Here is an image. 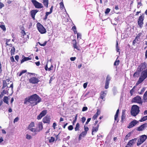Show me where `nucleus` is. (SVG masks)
<instances>
[{
	"instance_id": "423d86ee",
	"label": "nucleus",
	"mask_w": 147,
	"mask_h": 147,
	"mask_svg": "<svg viewBox=\"0 0 147 147\" xmlns=\"http://www.w3.org/2000/svg\"><path fill=\"white\" fill-rule=\"evenodd\" d=\"M147 137L145 135H143L141 136L140 137L139 139L138 140L137 143V145L139 146L141 144L144 142L146 139Z\"/></svg>"
},
{
	"instance_id": "09e8293b",
	"label": "nucleus",
	"mask_w": 147,
	"mask_h": 147,
	"mask_svg": "<svg viewBox=\"0 0 147 147\" xmlns=\"http://www.w3.org/2000/svg\"><path fill=\"white\" fill-rule=\"evenodd\" d=\"M19 120V117H16L14 120L13 123H15L17 122Z\"/></svg>"
},
{
	"instance_id": "7c9ffc66",
	"label": "nucleus",
	"mask_w": 147,
	"mask_h": 147,
	"mask_svg": "<svg viewBox=\"0 0 147 147\" xmlns=\"http://www.w3.org/2000/svg\"><path fill=\"white\" fill-rule=\"evenodd\" d=\"M15 51V48L14 47H13L11 50V55H14Z\"/></svg>"
},
{
	"instance_id": "b1692460",
	"label": "nucleus",
	"mask_w": 147,
	"mask_h": 147,
	"mask_svg": "<svg viewBox=\"0 0 147 147\" xmlns=\"http://www.w3.org/2000/svg\"><path fill=\"white\" fill-rule=\"evenodd\" d=\"M147 127V123H144L138 127V129H144Z\"/></svg>"
},
{
	"instance_id": "f257e3e1",
	"label": "nucleus",
	"mask_w": 147,
	"mask_h": 147,
	"mask_svg": "<svg viewBox=\"0 0 147 147\" xmlns=\"http://www.w3.org/2000/svg\"><path fill=\"white\" fill-rule=\"evenodd\" d=\"M41 101L40 97L36 94H34L25 99L24 103L28 105L34 106Z\"/></svg>"
},
{
	"instance_id": "6ab92c4d",
	"label": "nucleus",
	"mask_w": 147,
	"mask_h": 147,
	"mask_svg": "<svg viewBox=\"0 0 147 147\" xmlns=\"http://www.w3.org/2000/svg\"><path fill=\"white\" fill-rule=\"evenodd\" d=\"M107 93V90L101 92L100 93V98L103 99L106 96Z\"/></svg>"
},
{
	"instance_id": "dca6fc26",
	"label": "nucleus",
	"mask_w": 147,
	"mask_h": 147,
	"mask_svg": "<svg viewBox=\"0 0 147 147\" xmlns=\"http://www.w3.org/2000/svg\"><path fill=\"white\" fill-rule=\"evenodd\" d=\"M138 122L136 120H134L130 122L127 127L128 128H131L134 126Z\"/></svg>"
},
{
	"instance_id": "49530a36",
	"label": "nucleus",
	"mask_w": 147,
	"mask_h": 147,
	"mask_svg": "<svg viewBox=\"0 0 147 147\" xmlns=\"http://www.w3.org/2000/svg\"><path fill=\"white\" fill-rule=\"evenodd\" d=\"M116 51L117 52H120V49L118 47V42H117L116 45Z\"/></svg>"
},
{
	"instance_id": "1a4fd4ad",
	"label": "nucleus",
	"mask_w": 147,
	"mask_h": 147,
	"mask_svg": "<svg viewBox=\"0 0 147 147\" xmlns=\"http://www.w3.org/2000/svg\"><path fill=\"white\" fill-rule=\"evenodd\" d=\"M146 67V64L145 63H144L140 64L137 68L138 70V71H141L144 70Z\"/></svg>"
},
{
	"instance_id": "8fccbe9b",
	"label": "nucleus",
	"mask_w": 147,
	"mask_h": 147,
	"mask_svg": "<svg viewBox=\"0 0 147 147\" xmlns=\"http://www.w3.org/2000/svg\"><path fill=\"white\" fill-rule=\"evenodd\" d=\"M92 135H94V133H95L96 132L98 129H92Z\"/></svg>"
},
{
	"instance_id": "4d7b16f0",
	"label": "nucleus",
	"mask_w": 147,
	"mask_h": 147,
	"mask_svg": "<svg viewBox=\"0 0 147 147\" xmlns=\"http://www.w3.org/2000/svg\"><path fill=\"white\" fill-rule=\"evenodd\" d=\"M88 84L87 82L84 83L83 84V87L84 88H86Z\"/></svg>"
},
{
	"instance_id": "cd10ccee",
	"label": "nucleus",
	"mask_w": 147,
	"mask_h": 147,
	"mask_svg": "<svg viewBox=\"0 0 147 147\" xmlns=\"http://www.w3.org/2000/svg\"><path fill=\"white\" fill-rule=\"evenodd\" d=\"M131 132H130L128 133L125 136L124 140H127L128 139V138L131 136Z\"/></svg>"
},
{
	"instance_id": "ea45409f",
	"label": "nucleus",
	"mask_w": 147,
	"mask_h": 147,
	"mask_svg": "<svg viewBox=\"0 0 147 147\" xmlns=\"http://www.w3.org/2000/svg\"><path fill=\"white\" fill-rule=\"evenodd\" d=\"M135 87V86H134V87L132 89H131L130 91V93L131 95V96L133 95V93L134 92V89Z\"/></svg>"
},
{
	"instance_id": "6e6d98bb",
	"label": "nucleus",
	"mask_w": 147,
	"mask_h": 147,
	"mask_svg": "<svg viewBox=\"0 0 147 147\" xmlns=\"http://www.w3.org/2000/svg\"><path fill=\"white\" fill-rule=\"evenodd\" d=\"M80 127V124L79 123H77L76 125V127L75 129H79Z\"/></svg>"
},
{
	"instance_id": "a19ab883",
	"label": "nucleus",
	"mask_w": 147,
	"mask_h": 147,
	"mask_svg": "<svg viewBox=\"0 0 147 147\" xmlns=\"http://www.w3.org/2000/svg\"><path fill=\"white\" fill-rule=\"evenodd\" d=\"M0 27L3 30L5 31L6 30V28L5 25L3 24L0 26Z\"/></svg>"
},
{
	"instance_id": "c9c22d12",
	"label": "nucleus",
	"mask_w": 147,
	"mask_h": 147,
	"mask_svg": "<svg viewBox=\"0 0 147 147\" xmlns=\"http://www.w3.org/2000/svg\"><path fill=\"white\" fill-rule=\"evenodd\" d=\"M34 126V123L33 122H32L30 124V125H29L28 128H31L32 127Z\"/></svg>"
},
{
	"instance_id": "0eeeda50",
	"label": "nucleus",
	"mask_w": 147,
	"mask_h": 147,
	"mask_svg": "<svg viewBox=\"0 0 147 147\" xmlns=\"http://www.w3.org/2000/svg\"><path fill=\"white\" fill-rule=\"evenodd\" d=\"M31 2L36 8L40 9L43 7L42 4L39 3L36 0H32Z\"/></svg>"
},
{
	"instance_id": "473e14b6",
	"label": "nucleus",
	"mask_w": 147,
	"mask_h": 147,
	"mask_svg": "<svg viewBox=\"0 0 147 147\" xmlns=\"http://www.w3.org/2000/svg\"><path fill=\"white\" fill-rule=\"evenodd\" d=\"M38 126L39 129H42V123L41 122H39L38 123Z\"/></svg>"
},
{
	"instance_id": "aec40b11",
	"label": "nucleus",
	"mask_w": 147,
	"mask_h": 147,
	"mask_svg": "<svg viewBox=\"0 0 147 147\" xmlns=\"http://www.w3.org/2000/svg\"><path fill=\"white\" fill-rule=\"evenodd\" d=\"M100 111L99 110H97V111L96 113L92 117V119L94 120L95 119L98 117V116L100 114Z\"/></svg>"
},
{
	"instance_id": "e2e57ef3",
	"label": "nucleus",
	"mask_w": 147,
	"mask_h": 147,
	"mask_svg": "<svg viewBox=\"0 0 147 147\" xmlns=\"http://www.w3.org/2000/svg\"><path fill=\"white\" fill-rule=\"evenodd\" d=\"M19 59V57L18 55H16L15 56V59L16 61H18Z\"/></svg>"
},
{
	"instance_id": "c85d7f7f",
	"label": "nucleus",
	"mask_w": 147,
	"mask_h": 147,
	"mask_svg": "<svg viewBox=\"0 0 147 147\" xmlns=\"http://www.w3.org/2000/svg\"><path fill=\"white\" fill-rule=\"evenodd\" d=\"M144 100L145 101H147V91L145 93L143 96Z\"/></svg>"
},
{
	"instance_id": "680f3d73",
	"label": "nucleus",
	"mask_w": 147,
	"mask_h": 147,
	"mask_svg": "<svg viewBox=\"0 0 147 147\" xmlns=\"http://www.w3.org/2000/svg\"><path fill=\"white\" fill-rule=\"evenodd\" d=\"M76 59V57H71L70 58V59L71 61H74Z\"/></svg>"
},
{
	"instance_id": "f3484780",
	"label": "nucleus",
	"mask_w": 147,
	"mask_h": 147,
	"mask_svg": "<svg viewBox=\"0 0 147 147\" xmlns=\"http://www.w3.org/2000/svg\"><path fill=\"white\" fill-rule=\"evenodd\" d=\"M32 55L33 56V55L32 54V55L29 56L28 57H24L21 61V63H22L24 61L31 59H32L31 57Z\"/></svg>"
},
{
	"instance_id": "4c0bfd02",
	"label": "nucleus",
	"mask_w": 147,
	"mask_h": 147,
	"mask_svg": "<svg viewBox=\"0 0 147 147\" xmlns=\"http://www.w3.org/2000/svg\"><path fill=\"white\" fill-rule=\"evenodd\" d=\"M55 140V138L53 137H51L49 140V142L50 143L53 142Z\"/></svg>"
},
{
	"instance_id": "2f4dec72",
	"label": "nucleus",
	"mask_w": 147,
	"mask_h": 147,
	"mask_svg": "<svg viewBox=\"0 0 147 147\" xmlns=\"http://www.w3.org/2000/svg\"><path fill=\"white\" fill-rule=\"evenodd\" d=\"M111 80V77L109 75L107 76L106 78L105 82L109 83V82Z\"/></svg>"
},
{
	"instance_id": "a211bd4d",
	"label": "nucleus",
	"mask_w": 147,
	"mask_h": 147,
	"mask_svg": "<svg viewBox=\"0 0 147 147\" xmlns=\"http://www.w3.org/2000/svg\"><path fill=\"white\" fill-rule=\"evenodd\" d=\"M38 12V11L36 9L33 10L31 11L30 13L31 17L34 20V19L35 16L36 14Z\"/></svg>"
},
{
	"instance_id": "20e7f679",
	"label": "nucleus",
	"mask_w": 147,
	"mask_h": 147,
	"mask_svg": "<svg viewBox=\"0 0 147 147\" xmlns=\"http://www.w3.org/2000/svg\"><path fill=\"white\" fill-rule=\"evenodd\" d=\"M11 88L12 89L13 87V83L9 80L7 79L3 81V87L2 89H7L8 88Z\"/></svg>"
},
{
	"instance_id": "338daca9",
	"label": "nucleus",
	"mask_w": 147,
	"mask_h": 147,
	"mask_svg": "<svg viewBox=\"0 0 147 147\" xmlns=\"http://www.w3.org/2000/svg\"><path fill=\"white\" fill-rule=\"evenodd\" d=\"M72 30H73L74 31H75L76 30V27L75 26H74L72 27Z\"/></svg>"
},
{
	"instance_id": "bf43d9fd",
	"label": "nucleus",
	"mask_w": 147,
	"mask_h": 147,
	"mask_svg": "<svg viewBox=\"0 0 147 147\" xmlns=\"http://www.w3.org/2000/svg\"><path fill=\"white\" fill-rule=\"evenodd\" d=\"M3 89H4V90L2 91V92H3L4 93V94H6L7 92V90H5V89H6L5 88H3Z\"/></svg>"
},
{
	"instance_id": "774afa93",
	"label": "nucleus",
	"mask_w": 147,
	"mask_h": 147,
	"mask_svg": "<svg viewBox=\"0 0 147 147\" xmlns=\"http://www.w3.org/2000/svg\"><path fill=\"white\" fill-rule=\"evenodd\" d=\"M35 63L36 64V65L37 66H38L40 65V62L39 61L35 62Z\"/></svg>"
},
{
	"instance_id": "f03ea898",
	"label": "nucleus",
	"mask_w": 147,
	"mask_h": 147,
	"mask_svg": "<svg viewBox=\"0 0 147 147\" xmlns=\"http://www.w3.org/2000/svg\"><path fill=\"white\" fill-rule=\"evenodd\" d=\"M147 78V69H146L142 72L140 76L136 83V85L137 86L141 83Z\"/></svg>"
},
{
	"instance_id": "c03bdc74",
	"label": "nucleus",
	"mask_w": 147,
	"mask_h": 147,
	"mask_svg": "<svg viewBox=\"0 0 147 147\" xmlns=\"http://www.w3.org/2000/svg\"><path fill=\"white\" fill-rule=\"evenodd\" d=\"M109 83L105 82V88L106 89H107L109 88Z\"/></svg>"
},
{
	"instance_id": "72a5a7b5",
	"label": "nucleus",
	"mask_w": 147,
	"mask_h": 147,
	"mask_svg": "<svg viewBox=\"0 0 147 147\" xmlns=\"http://www.w3.org/2000/svg\"><path fill=\"white\" fill-rule=\"evenodd\" d=\"M119 63V61L117 59V58L116 59V60L114 63V65L115 66H117L118 65Z\"/></svg>"
},
{
	"instance_id": "e433bc0d",
	"label": "nucleus",
	"mask_w": 147,
	"mask_h": 147,
	"mask_svg": "<svg viewBox=\"0 0 147 147\" xmlns=\"http://www.w3.org/2000/svg\"><path fill=\"white\" fill-rule=\"evenodd\" d=\"M60 8L61 9H63L64 8V5L63 3L62 2H61L60 3Z\"/></svg>"
},
{
	"instance_id": "f704fd0d",
	"label": "nucleus",
	"mask_w": 147,
	"mask_h": 147,
	"mask_svg": "<svg viewBox=\"0 0 147 147\" xmlns=\"http://www.w3.org/2000/svg\"><path fill=\"white\" fill-rule=\"evenodd\" d=\"M143 36V34L142 33L140 32L139 33L136 37L138 38H140V37H142Z\"/></svg>"
},
{
	"instance_id": "13d9d810",
	"label": "nucleus",
	"mask_w": 147,
	"mask_h": 147,
	"mask_svg": "<svg viewBox=\"0 0 147 147\" xmlns=\"http://www.w3.org/2000/svg\"><path fill=\"white\" fill-rule=\"evenodd\" d=\"M91 119V118H89L87 120V121L86 123V124H87L88 123L90 122V121Z\"/></svg>"
},
{
	"instance_id": "0e129e2a",
	"label": "nucleus",
	"mask_w": 147,
	"mask_h": 147,
	"mask_svg": "<svg viewBox=\"0 0 147 147\" xmlns=\"http://www.w3.org/2000/svg\"><path fill=\"white\" fill-rule=\"evenodd\" d=\"M73 45L76 44V40H73Z\"/></svg>"
},
{
	"instance_id": "864d4df0",
	"label": "nucleus",
	"mask_w": 147,
	"mask_h": 147,
	"mask_svg": "<svg viewBox=\"0 0 147 147\" xmlns=\"http://www.w3.org/2000/svg\"><path fill=\"white\" fill-rule=\"evenodd\" d=\"M86 120V119L85 117H83L81 121L83 123Z\"/></svg>"
},
{
	"instance_id": "a18cd8bd",
	"label": "nucleus",
	"mask_w": 147,
	"mask_h": 147,
	"mask_svg": "<svg viewBox=\"0 0 147 147\" xmlns=\"http://www.w3.org/2000/svg\"><path fill=\"white\" fill-rule=\"evenodd\" d=\"M110 9L109 8H107L105 12V13L106 14H107L109 13V12L110 11Z\"/></svg>"
},
{
	"instance_id": "412c9836",
	"label": "nucleus",
	"mask_w": 147,
	"mask_h": 147,
	"mask_svg": "<svg viewBox=\"0 0 147 147\" xmlns=\"http://www.w3.org/2000/svg\"><path fill=\"white\" fill-rule=\"evenodd\" d=\"M125 110H123L122 111V115L121 116V121L122 122H123L125 121Z\"/></svg>"
},
{
	"instance_id": "79ce46f5",
	"label": "nucleus",
	"mask_w": 147,
	"mask_h": 147,
	"mask_svg": "<svg viewBox=\"0 0 147 147\" xmlns=\"http://www.w3.org/2000/svg\"><path fill=\"white\" fill-rule=\"evenodd\" d=\"M146 89V88L145 87H144L142 88L141 89V92L139 93L140 94H142V93L144 92L145 90Z\"/></svg>"
},
{
	"instance_id": "37998d69",
	"label": "nucleus",
	"mask_w": 147,
	"mask_h": 147,
	"mask_svg": "<svg viewBox=\"0 0 147 147\" xmlns=\"http://www.w3.org/2000/svg\"><path fill=\"white\" fill-rule=\"evenodd\" d=\"M77 37L78 39H80L81 37V34L79 33H77Z\"/></svg>"
},
{
	"instance_id": "2eb2a0df",
	"label": "nucleus",
	"mask_w": 147,
	"mask_h": 147,
	"mask_svg": "<svg viewBox=\"0 0 147 147\" xmlns=\"http://www.w3.org/2000/svg\"><path fill=\"white\" fill-rule=\"evenodd\" d=\"M85 131L82 132L79 135L78 138L79 141L80 140L82 139V137H84L86 135L87 131L88 129H84Z\"/></svg>"
},
{
	"instance_id": "39448f33",
	"label": "nucleus",
	"mask_w": 147,
	"mask_h": 147,
	"mask_svg": "<svg viewBox=\"0 0 147 147\" xmlns=\"http://www.w3.org/2000/svg\"><path fill=\"white\" fill-rule=\"evenodd\" d=\"M37 27L38 30L41 34H44L46 32V30L45 28L40 23H37Z\"/></svg>"
},
{
	"instance_id": "4468645a",
	"label": "nucleus",
	"mask_w": 147,
	"mask_h": 147,
	"mask_svg": "<svg viewBox=\"0 0 147 147\" xmlns=\"http://www.w3.org/2000/svg\"><path fill=\"white\" fill-rule=\"evenodd\" d=\"M47 110L43 111L40 114L37 116V119L38 120L40 119L41 118L44 116H45L47 113Z\"/></svg>"
},
{
	"instance_id": "f8f14e48",
	"label": "nucleus",
	"mask_w": 147,
	"mask_h": 147,
	"mask_svg": "<svg viewBox=\"0 0 147 147\" xmlns=\"http://www.w3.org/2000/svg\"><path fill=\"white\" fill-rule=\"evenodd\" d=\"M50 119L49 116L47 115L43 119V122L44 123L49 124L50 122Z\"/></svg>"
},
{
	"instance_id": "4be33fe9",
	"label": "nucleus",
	"mask_w": 147,
	"mask_h": 147,
	"mask_svg": "<svg viewBox=\"0 0 147 147\" xmlns=\"http://www.w3.org/2000/svg\"><path fill=\"white\" fill-rule=\"evenodd\" d=\"M9 98L8 97L5 96L3 98V101L4 102L6 103L7 104H9Z\"/></svg>"
},
{
	"instance_id": "9b49d317",
	"label": "nucleus",
	"mask_w": 147,
	"mask_h": 147,
	"mask_svg": "<svg viewBox=\"0 0 147 147\" xmlns=\"http://www.w3.org/2000/svg\"><path fill=\"white\" fill-rule=\"evenodd\" d=\"M39 82V79L35 77H33L29 79V82L33 84L37 83Z\"/></svg>"
},
{
	"instance_id": "603ef678",
	"label": "nucleus",
	"mask_w": 147,
	"mask_h": 147,
	"mask_svg": "<svg viewBox=\"0 0 147 147\" xmlns=\"http://www.w3.org/2000/svg\"><path fill=\"white\" fill-rule=\"evenodd\" d=\"M31 138V136L29 135L28 134H27L26 135V138L28 139H30Z\"/></svg>"
},
{
	"instance_id": "6e6552de",
	"label": "nucleus",
	"mask_w": 147,
	"mask_h": 147,
	"mask_svg": "<svg viewBox=\"0 0 147 147\" xmlns=\"http://www.w3.org/2000/svg\"><path fill=\"white\" fill-rule=\"evenodd\" d=\"M144 18V14H142V15L140 16L138 19V25L141 28L143 26V20Z\"/></svg>"
},
{
	"instance_id": "de8ad7c7",
	"label": "nucleus",
	"mask_w": 147,
	"mask_h": 147,
	"mask_svg": "<svg viewBox=\"0 0 147 147\" xmlns=\"http://www.w3.org/2000/svg\"><path fill=\"white\" fill-rule=\"evenodd\" d=\"M47 41H45L42 44H41L40 43V42H39V45H40L41 46H45L46 45V44H47Z\"/></svg>"
},
{
	"instance_id": "58836bf2",
	"label": "nucleus",
	"mask_w": 147,
	"mask_h": 147,
	"mask_svg": "<svg viewBox=\"0 0 147 147\" xmlns=\"http://www.w3.org/2000/svg\"><path fill=\"white\" fill-rule=\"evenodd\" d=\"M31 131L35 133V134H36L37 131H40V129H30Z\"/></svg>"
},
{
	"instance_id": "c756f323",
	"label": "nucleus",
	"mask_w": 147,
	"mask_h": 147,
	"mask_svg": "<svg viewBox=\"0 0 147 147\" xmlns=\"http://www.w3.org/2000/svg\"><path fill=\"white\" fill-rule=\"evenodd\" d=\"M147 119V115L146 116H145L142 117L141 119L140 120V121L142 122L146 121Z\"/></svg>"
},
{
	"instance_id": "7ed1b4c3",
	"label": "nucleus",
	"mask_w": 147,
	"mask_h": 147,
	"mask_svg": "<svg viewBox=\"0 0 147 147\" xmlns=\"http://www.w3.org/2000/svg\"><path fill=\"white\" fill-rule=\"evenodd\" d=\"M139 111L138 107L136 105H134L132 106L131 110V115L134 116H135L139 113Z\"/></svg>"
},
{
	"instance_id": "052dcab7",
	"label": "nucleus",
	"mask_w": 147,
	"mask_h": 147,
	"mask_svg": "<svg viewBox=\"0 0 147 147\" xmlns=\"http://www.w3.org/2000/svg\"><path fill=\"white\" fill-rule=\"evenodd\" d=\"M4 6V5L1 3H0V9L2 8Z\"/></svg>"
},
{
	"instance_id": "69168bd1",
	"label": "nucleus",
	"mask_w": 147,
	"mask_h": 147,
	"mask_svg": "<svg viewBox=\"0 0 147 147\" xmlns=\"http://www.w3.org/2000/svg\"><path fill=\"white\" fill-rule=\"evenodd\" d=\"M10 60L12 62H13L14 61V58L13 56L10 58Z\"/></svg>"
},
{
	"instance_id": "ddd939ff",
	"label": "nucleus",
	"mask_w": 147,
	"mask_h": 147,
	"mask_svg": "<svg viewBox=\"0 0 147 147\" xmlns=\"http://www.w3.org/2000/svg\"><path fill=\"white\" fill-rule=\"evenodd\" d=\"M137 139V138H135L130 140L128 142L127 146L125 147H131L132 144L136 141Z\"/></svg>"
},
{
	"instance_id": "5fc2aeb1",
	"label": "nucleus",
	"mask_w": 147,
	"mask_h": 147,
	"mask_svg": "<svg viewBox=\"0 0 147 147\" xmlns=\"http://www.w3.org/2000/svg\"><path fill=\"white\" fill-rule=\"evenodd\" d=\"M88 109L87 107H84L82 109V111H86Z\"/></svg>"
},
{
	"instance_id": "3c124183",
	"label": "nucleus",
	"mask_w": 147,
	"mask_h": 147,
	"mask_svg": "<svg viewBox=\"0 0 147 147\" xmlns=\"http://www.w3.org/2000/svg\"><path fill=\"white\" fill-rule=\"evenodd\" d=\"M73 47L75 49H76L78 50H79V47L77 46L76 45H73Z\"/></svg>"
},
{
	"instance_id": "393cba45",
	"label": "nucleus",
	"mask_w": 147,
	"mask_h": 147,
	"mask_svg": "<svg viewBox=\"0 0 147 147\" xmlns=\"http://www.w3.org/2000/svg\"><path fill=\"white\" fill-rule=\"evenodd\" d=\"M140 71H138L137 68L136 71L134 73L133 76L134 77H138L139 75Z\"/></svg>"
},
{
	"instance_id": "9d476101",
	"label": "nucleus",
	"mask_w": 147,
	"mask_h": 147,
	"mask_svg": "<svg viewBox=\"0 0 147 147\" xmlns=\"http://www.w3.org/2000/svg\"><path fill=\"white\" fill-rule=\"evenodd\" d=\"M132 101L133 102H136L140 104H142V103L141 98L139 96H137L134 97L132 99Z\"/></svg>"
},
{
	"instance_id": "a878e982",
	"label": "nucleus",
	"mask_w": 147,
	"mask_h": 147,
	"mask_svg": "<svg viewBox=\"0 0 147 147\" xmlns=\"http://www.w3.org/2000/svg\"><path fill=\"white\" fill-rule=\"evenodd\" d=\"M43 3L45 6L48 7V0H43Z\"/></svg>"
},
{
	"instance_id": "bb28decb",
	"label": "nucleus",
	"mask_w": 147,
	"mask_h": 147,
	"mask_svg": "<svg viewBox=\"0 0 147 147\" xmlns=\"http://www.w3.org/2000/svg\"><path fill=\"white\" fill-rule=\"evenodd\" d=\"M53 6H51L50 9V11L49 12H47L46 13V15L48 16L49 15L51 14L52 12L53 9Z\"/></svg>"
},
{
	"instance_id": "5701e85b",
	"label": "nucleus",
	"mask_w": 147,
	"mask_h": 147,
	"mask_svg": "<svg viewBox=\"0 0 147 147\" xmlns=\"http://www.w3.org/2000/svg\"><path fill=\"white\" fill-rule=\"evenodd\" d=\"M119 111V110L118 109L116 111V113L115 116V121H117V122H118V120L117 119V117L118 116V113Z\"/></svg>"
}]
</instances>
